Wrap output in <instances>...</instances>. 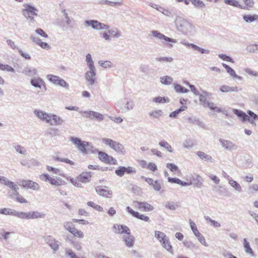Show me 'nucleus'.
<instances>
[{"label":"nucleus","instance_id":"nucleus-47","mask_svg":"<svg viewBox=\"0 0 258 258\" xmlns=\"http://www.w3.org/2000/svg\"><path fill=\"white\" fill-rule=\"evenodd\" d=\"M159 146L162 147L164 148L167 151L170 153L173 152V150L172 147L169 144L168 142L166 141H161L159 143Z\"/></svg>","mask_w":258,"mask_h":258},{"label":"nucleus","instance_id":"nucleus-57","mask_svg":"<svg viewBox=\"0 0 258 258\" xmlns=\"http://www.w3.org/2000/svg\"><path fill=\"white\" fill-rule=\"evenodd\" d=\"M87 205L93 208L94 209H95L97 211H98L100 212L103 211V208L102 207L96 204L95 203H94L93 202H91V201L88 202L87 203Z\"/></svg>","mask_w":258,"mask_h":258},{"label":"nucleus","instance_id":"nucleus-54","mask_svg":"<svg viewBox=\"0 0 258 258\" xmlns=\"http://www.w3.org/2000/svg\"><path fill=\"white\" fill-rule=\"evenodd\" d=\"M15 212V210H12L10 208H4L2 209H0V214L4 215H10L14 216Z\"/></svg>","mask_w":258,"mask_h":258},{"label":"nucleus","instance_id":"nucleus-24","mask_svg":"<svg viewBox=\"0 0 258 258\" xmlns=\"http://www.w3.org/2000/svg\"><path fill=\"white\" fill-rule=\"evenodd\" d=\"M195 236L197 238L199 241L204 245V246L208 247L209 246L208 244L206 241V240L204 237V236L199 232L198 229L195 230L193 232Z\"/></svg>","mask_w":258,"mask_h":258},{"label":"nucleus","instance_id":"nucleus-60","mask_svg":"<svg viewBox=\"0 0 258 258\" xmlns=\"http://www.w3.org/2000/svg\"><path fill=\"white\" fill-rule=\"evenodd\" d=\"M67 179H69L70 182L75 186L78 187H82V184L80 182V181H78L76 179H74L71 177H66Z\"/></svg>","mask_w":258,"mask_h":258},{"label":"nucleus","instance_id":"nucleus-35","mask_svg":"<svg viewBox=\"0 0 258 258\" xmlns=\"http://www.w3.org/2000/svg\"><path fill=\"white\" fill-rule=\"evenodd\" d=\"M27 183L28 184L27 186V188L28 189H31L34 190H38L40 188L39 184L35 182L29 180Z\"/></svg>","mask_w":258,"mask_h":258},{"label":"nucleus","instance_id":"nucleus-38","mask_svg":"<svg viewBox=\"0 0 258 258\" xmlns=\"http://www.w3.org/2000/svg\"><path fill=\"white\" fill-rule=\"evenodd\" d=\"M197 155L202 159L205 161H209L212 162V158L210 155H209L203 152L199 151L197 152Z\"/></svg>","mask_w":258,"mask_h":258},{"label":"nucleus","instance_id":"nucleus-64","mask_svg":"<svg viewBox=\"0 0 258 258\" xmlns=\"http://www.w3.org/2000/svg\"><path fill=\"white\" fill-rule=\"evenodd\" d=\"M166 167L171 172H176L178 170V167L173 163H167L166 164Z\"/></svg>","mask_w":258,"mask_h":258},{"label":"nucleus","instance_id":"nucleus-62","mask_svg":"<svg viewBox=\"0 0 258 258\" xmlns=\"http://www.w3.org/2000/svg\"><path fill=\"white\" fill-rule=\"evenodd\" d=\"M93 111L87 110V111H81L80 113L81 115L85 117L89 118L91 119H93V117H92V113Z\"/></svg>","mask_w":258,"mask_h":258},{"label":"nucleus","instance_id":"nucleus-27","mask_svg":"<svg viewBox=\"0 0 258 258\" xmlns=\"http://www.w3.org/2000/svg\"><path fill=\"white\" fill-rule=\"evenodd\" d=\"M220 90L221 92L224 93L237 92L238 91V88L237 87H230L227 85H223L220 88Z\"/></svg>","mask_w":258,"mask_h":258},{"label":"nucleus","instance_id":"nucleus-11","mask_svg":"<svg viewBox=\"0 0 258 258\" xmlns=\"http://www.w3.org/2000/svg\"><path fill=\"white\" fill-rule=\"evenodd\" d=\"M98 157L101 161L105 163L114 165L117 164V160L115 159L104 152L99 151Z\"/></svg>","mask_w":258,"mask_h":258},{"label":"nucleus","instance_id":"nucleus-44","mask_svg":"<svg viewBox=\"0 0 258 258\" xmlns=\"http://www.w3.org/2000/svg\"><path fill=\"white\" fill-rule=\"evenodd\" d=\"M208 95V93L207 92L204 91L202 94L200 95L199 100L201 104L204 106H206V104L208 103V101L206 99V97Z\"/></svg>","mask_w":258,"mask_h":258},{"label":"nucleus","instance_id":"nucleus-45","mask_svg":"<svg viewBox=\"0 0 258 258\" xmlns=\"http://www.w3.org/2000/svg\"><path fill=\"white\" fill-rule=\"evenodd\" d=\"M47 169L49 172H52L53 173L60 175L63 177H66V175L58 169L52 167L51 166H48Z\"/></svg>","mask_w":258,"mask_h":258},{"label":"nucleus","instance_id":"nucleus-9","mask_svg":"<svg viewBox=\"0 0 258 258\" xmlns=\"http://www.w3.org/2000/svg\"><path fill=\"white\" fill-rule=\"evenodd\" d=\"M115 105L122 108L121 105H124L123 110L125 112L132 110L135 106L134 101L131 99L124 98L118 101L115 103Z\"/></svg>","mask_w":258,"mask_h":258},{"label":"nucleus","instance_id":"nucleus-17","mask_svg":"<svg viewBox=\"0 0 258 258\" xmlns=\"http://www.w3.org/2000/svg\"><path fill=\"white\" fill-rule=\"evenodd\" d=\"M126 209L127 211L134 217L146 222L149 221V218L148 216L143 214H140L139 212L132 210L130 207H127Z\"/></svg>","mask_w":258,"mask_h":258},{"label":"nucleus","instance_id":"nucleus-19","mask_svg":"<svg viewBox=\"0 0 258 258\" xmlns=\"http://www.w3.org/2000/svg\"><path fill=\"white\" fill-rule=\"evenodd\" d=\"M113 228L115 232L118 234H130V229L126 226L122 225H114Z\"/></svg>","mask_w":258,"mask_h":258},{"label":"nucleus","instance_id":"nucleus-37","mask_svg":"<svg viewBox=\"0 0 258 258\" xmlns=\"http://www.w3.org/2000/svg\"><path fill=\"white\" fill-rule=\"evenodd\" d=\"M160 80L162 84L166 85H169L171 84L173 81L172 78L168 76L161 77H160Z\"/></svg>","mask_w":258,"mask_h":258},{"label":"nucleus","instance_id":"nucleus-12","mask_svg":"<svg viewBox=\"0 0 258 258\" xmlns=\"http://www.w3.org/2000/svg\"><path fill=\"white\" fill-rule=\"evenodd\" d=\"M219 142L222 147L227 151H236L238 149V146L230 141L220 139Z\"/></svg>","mask_w":258,"mask_h":258},{"label":"nucleus","instance_id":"nucleus-51","mask_svg":"<svg viewBox=\"0 0 258 258\" xmlns=\"http://www.w3.org/2000/svg\"><path fill=\"white\" fill-rule=\"evenodd\" d=\"M194 145V141L190 139L186 140L183 143V147L187 149H190L193 147Z\"/></svg>","mask_w":258,"mask_h":258},{"label":"nucleus","instance_id":"nucleus-25","mask_svg":"<svg viewBox=\"0 0 258 258\" xmlns=\"http://www.w3.org/2000/svg\"><path fill=\"white\" fill-rule=\"evenodd\" d=\"M243 19L246 23H252L255 21L258 22V15H244L243 16Z\"/></svg>","mask_w":258,"mask_h":258},{"label":"nucleus","instance_id":"nucleus-34","mask_svg":"<svg viewBox=\"0 0 258 258\" xmlns=\"http://www.w3.org/2000/svg\"><path fill=\"white\" fill-rule=\"evenodd\" d=\"M194 182L192 184L194 185L197 187H201L202 185L203 179L202 177L198 175L193 177Z\"/></svg>","mask_w":258,"mask_h":258},{"label":"nucleus","instance_id":"nucleus-61","mask_svg":"<svg viewBox=\"0 0 258 258\" xmlns=\"http://www.w3.org/2000/svg\"><path fill=\"white\" fill-rule=\"evenodd\" d=\"M66 255L70 257L71 258H78V256L73 252L72 249L70 248H66L65 249Z\"/></svg>","mask_w":258,"mask_h":258},{"label":"nucleus","instance_id":"nucleus-15","mask_svg":"<svg viewBox=\"0 0 258 258\" xmlns=\"http://www.w3.org/2000/svg\"><path fill=\"white\" fill-rule=\"evenodd\" d=\"M96 192L101 196L109 198L112 195V191L109 189L107 186L103 188L101 186H98L95 188Z\"/></svg>","mask_w":258,"mask_h":258},{"label":"nucleus","instance_id":"nucleus-49","mask_svg":"<svg viewBox=\"0 0 258 258\" xmlns=\"http://www.w3.org/2000/svg\"><path fill=\"white\" fill-rule=\"evenodd\" d=\"M149 115L151 117L155 118H158L159 116L162 115V111L161 110H154L150 111Z\"/></svg>","mask_w":258,"mask_h":258},{"label":"nucleus","instance_id":"nucleus-36","mask_svg":"<svg viewBox=\"0 0 258 258\" xmlns=\"http://www.w3.org/2000/svg\"><path fill=\"white\" fill-rule=\"evenodd\" d=\"M63 227L66 230L69 231L71 233H73L76 229L75 225L71 222H66L63 223Z\"/></svg>","mask_w":258,"mask_h":258},{"label":"nucleus","instance_id":"nucleus-41","mask_svg":"<svg viewBox=\"0 0 258 258\" xmlns=\"http://www.w3.org/2000/svg\"><path fill=\"white\" fill-rule=\"evenodd\" d=\"M141 211H151L154 207L146 202H142Z\"/></svg>","mask_w":258,"mask_h":258},{"label":"nucleus","instance_id":"nucleus-42","mask_svg":"<svg viewBox=\"0 0 258 258\" xmlns=\"http://www.w3.org/2000/svg\"><path fill=\"white\" fill-rule=\"evenodd\" d=\"M152 101L155 103H164L165 102H169V99L168 98L162 97L158 96L153 98Z\"/></svg>","mask_w":258,"mask_h":258},{"label":"nucleus","instance_id":"nucleus-4","mask_svg":"<svg viewBox=\"0 0 258 258\" xmlns=\"http://www.w3.org/2000/svg\"><path fill=\"white\" fill-rule=\"evenodd\" d=\"M155 237L156 238L161 245L171 254L173 253L172 246L170 242L169 238L165 233L160 231H155Z\"/></svg>","mask_w":258,"mask_h":258},{"label":"nucleus","instance_id":"nucleus-46","mask_svg":"<svg viewBox=\"0 0 258 258\" xmlns=\"http://www.w3.org/2000/svg\"><path fill=\"white\" fill-rule=\"evenodd\" d=\"M226 71L232 78L236 79L239 81H241L242 80V77L237 75L235 71L231 67H230Z\"/></svg>","mask_w":258,"mask_h":258},{"label":"nucleus","instance_id":"nucleus-18","mask_svg":"<svg viewBox=\"0 0 258 258\" xmlns=\"http://www.w3.org/2000/svg\"><path fill=\"white\" fill-rule=\"evenodd\" d=\"M50 122L49 124L51 125H60L64 122V120L60 116L54 114H50Z\"/></svg>","mask_w":258,"mask_h":258},{"label":"nucleus","instance_id":"nucleus-8","mask_svg":"<svg viewBox=\"0 0 258 258\" xmlns=\"http://www.w3.org/2000/svg\"><path fill=\"white\" fill-rule=\"evenodd\" d=\"M45 242L49 245L53 250V253H55L58 249L60 243L50 235H45L42 237Z\"/></svg>","mask_w":258,"mask_h":258},{"label":"nucleus","instance_id":"nucleus-2","mask_svg":"<svg viewBox=\"0 0 258 258\" xmlns=\"http://www.w3.org/2000/svg\"><path fill=\"white\" fill-rule=\"evenodd\" d=\"M175 24L177 29L186 35L191 34L194 29L189 22L179 16L176 18Z\"/></svg>","mask_w":258,"mask_h":258},{"label":"nucleus","instance_id":"nucleus-21","mask_svg":"<svg viewBox=\"0 0 258 258\" xmlns=\"http://www.w3.org/2000/svg\"><path fill=\"white\" fill-rule=\"evenodd\" d=\"M92 176V172H84L78 177L79 181L83 183L88 182Z\"/></svg>","mask_w":258,"mask_h":258},{"label":"nucleus","instance_id":"nucleus-14","mask_svg":"<svg viewBox=\"0 0 258 258\" xmlns=\"http://www.w3.org/2000/svg\"><path fill=\"white\" fill-rule=\"evenodd\" d=\"M34 113L41 120L48 124L49 122H50V116L51 113H48L41 110H35L34 111Z\"/></svg>","mask_w":258,"mask_h":258},{"label":"nucleus","instance_id":"nucleus-32","mask_svg":"<svg viewBox=\"0 0 258 258\" xmlns=\"http://www.w3.org/2000/svg\"><path fill=\"white\" fill-rule=\"evenodd\" d=\"M224 2L226 4L239 8L241 9H245V7L240 5L236 0H224Z\"/></svg>","mask_w":258,"mask_h":258},{"label":"nucleus","instance_id":"nucleus-52","mask_svg":"<svg viewBox=\"0 0 258 258\" xmlns=\"http://www.w3.org/2000/svg\"><path fill=\"white\" fill-rule=\"evenodd\" d=\"M99 65L104 69L111 68L113 67V63L108 60L106 61H99Z\"/></svg>","mask_w":258,"mask_h":258},{"label":"nucleus","instance_id":"nucleus-20","mask_svg":"<svg viewBox=\"0 0 258 258\" xmlns=\"http://www.w3.org/2000/svg\"><path fill=\"white\" fill-rule=\"evenodd\" d=\"M22 73L26 76L32 77L37 74V70L34 68L27 66L24 68Z\"/></svg>","mask_w":258,"mask_h":258},{"label":"nucleus","instance_id":"nucleus-43","mask_svg":"<svg viewBox=\"0 0 258 258\" xmlns=\"http://www.w3.org/2000/svg\"><path fill=\"white\" fill-rule=\"evenodd\" d=\"M187 108V107L186 106H182L178 109L176 110L175 111L171 112L169 114V116L170 117L172 118H175L177 117V116L179 114V113L181 112L184 111Z\"/></svg>","mask_w":258,"mask_h":258},{"label":"nucleus","instance_id":"nucleus-40","mask_svg":"<svg viewBox=\"0 0 258 258\" xmlns=\"http://www.w3.org/2000/svg\"><path fill=\"white\" fill-rule=\"evenodd\" d=\"M174 88L175 91L177 93H185L188 92L189 91L188 89L183 87L180 85L178 84H174Z\"/></svg>","mask_w":258,"mask_h":258},{"label":"nucleus","instance_id":"nucleus-33","mask_svg":"<svg viewBox=\"0 0 258 258\" xmlns=\"http://www.w3.org/2000/svg\"><path fill=\"white\" fill-rule=\"evenodd\" d=\"M183 244L184 246L190 250H198L199 248L198 245L190 241H184Z\"/></svg>","mask_w":258,"mask_h":258},{"label":"nucleus","instance_id":"nucleus-26","mask_svg":"<svg viewBox=\"0 0 258 258\" xmlns=\"http://www.w3.org/2000/svg\"><path fill=\"white\" fill-rule=\"evenodd\" d=\"M228 180L229 184L233 187L235 190L239 192L242 191V187L237 181L232 179V178H228Z\"/></svg>","mask_w":258,"mask_h":258},{"label":"nucleus","instance_id":"nucleus-31","mask_svg":"<svg viewBox=\"0 0 258 258\" xmlns=\"http://www.w3.org/2000/svg\"><path fill=\"white\" fill-rule=\"evenodd\" d=\"M45 216V214L38 211L29 212V219L43 218Z\"/></svg>","mask_w":258,"mask_h":258},{"label":"nucleus","instance_id":"nucleus-22","mask_svg":"<svg viewBox=\"0 0 258 258\" xmlns=\"http://www.w3.org/2000/svg\"><path fill=\"white\" fill-rule=\"evenodd\" d=\"M243 244L245 252L246 254H249L251 256H254V252L251 248L250 247L249 242L247 240L246 238H244L243 239Z\"/></svg>","mask_w":258,"mask_h":258},{"label":"nucleus","instance_id":"nucleus-63","mask_svg":"<svg viewBox=\"0 0 258 258\" xmlns=\"http://www.w3.org/2000/svg\"><path fill=\"white\" fill-rule=\"evenodd\" d=\"M248 191L250 194H254L258 191V184H252L248 187Z\"/></svg>","mask_w":258,"mask_h":258},{"label":"nucleus","instance_id":"nucleus-10","mask_svg":"<svg viewBox=\"0 0 258 258\" xmlns=\"http://www.w3.org/2000/svg\"><path fill=\"white\" fill-rule=\"evenodd\" d=\"M85 25L86 26H91L92 29L97 30L108 29L109 28L108 25L94 20L85 21Z\"/></svg>","mask_w":258,"mask_h":258},{"label":"nucleus","instance_id":"nucleus-1","mask_svg":"<svg viewBox=\"0 0 258 258\" xmlns=\"http://www.w3.org/2000/svg\"><path fill=\"white\" fill-rule=\"evenodd\" d=\"M86 61L89 70L85 73V78L88 85H93L96 80V69L91 54L88 53L86 55Z\"/></svg>","mask_w":258,"mask_h":258},{"label":"nucleus","instance_id":"nucleus-53","mask_svg":"<svg viewBox=\"0 0 258 258\" xmlns=\"http://www.w3.org/2000/svg\"><path fill=\"white\" fill-rule=\"evenodd\" d=\"M158 8V11L159 12L162 13L163 14H164L166 16H167L169 17H172V18L173 17V14L170 11L166 10L162 7H160V8Z\"/></svg>","mask_w":258,"mask_h":258},{"label":"nucleus","instance_id":"nucleus-7","mask_svg":"<svg viewBox=\"0 0 258 258\" xmlns=\"http://www.w3.org/2000/svg\"><path fill=\"white\" fill-rule=\"evenodd\" d=\"M39 178L41 180L48 182L53 185L59 186L66 183L61 178L58 177H51L47 173L40 175Z\"/></svg>","mask_w":258,"mask_h":258},{"label":"nucleus","instance_id":"nucleus-23","mask_svg":"<svg viewBox=\"0 0 258 258\" xmlns=\"http://www.w3.org/2000/svg\"><path fill=\"white\" fill-rule=\"evenodd\" d=\"M31 84L35 88H41V85H44V81L40 77H34L31 80Z\"/></svg>","mask_w":258,"mask_h":258},{"label":"nucleus","instance_id":"nucleus-39","mask_svg":"<svg viewBox=\"0 0 258 258\" xmlns=\"http://www.w3.org/2000/svg\"><path fill=\"white\" fill-rule=\"evenodd\" d=\"M46 77L50 82L56 85H58L59 80L60 79L58 76L53 75H48Z\"/></svg>","mask_w":258,"mask_h":258},{"label":"nucleus","instance_id":"nucleus-5","mask_svg":"<svg viewBox=\"0 0 258 258\" xmlns=\"http://www.w3.org/2000/svg\"><path fill=\"white\" fill-rule=\"evenodd\" d=\"M23 7L22 12L24 17L31 21H34V17L37 16L36 8L30 4H24Z\"/></svg>","mask_w":258,"mask_h":258},{"label":"nucleus","instance_id":"nucleus-3","mask_svg":"<svg viewBox=\"0 0 258 258\" xmlns=\"http://www.w3.org/2000/svg\"><path fill=\"white\" fill-rule=\"evenodd\" d=\"M70 140L74 145H76L78 149L83 154H88L93 152L94 148L90 143L82 141L77 137H71Z\"/></svg>","mask_w":258,"mask_h":258},{"label":"nucleus","instance_id":"nucleus-6","mask_svg":"<svg viewBox=\"0 0 258 258\" xmlns=\"http://www.w3.org/2000/svg\"><path fill=\"white\" fill-rule=\"evenodd\" d=\"M102 142L106 145L109 146L113 150L119 154H124L125 150L122 145L108 138L102 139Z\"/></svg>","mask_w":258,"mask_h":258},{"label":"nucleus","instance_id":"nucleus-58","mask_svg":"<svg viewBox=\"0 0 258 258\" xmlns=\"http://www.w3.org/2000/svg\"><path fill=\"white\" fill-rule=\"evenodd\" d=\"M190 2L196 7L204 8L205 4L201 0H189Z\"/></svg>","mask_w":258,"mask_h":258},{"label":"nucleus","instance_id":"nucleus-30","mask_svg":"<svg viewBox=\"0 0 258 258\" xmlns=\"http://www.w3.org/2000/svg\"><path fill=\"white\" fill-rule=\"evenodd\" d=\"M14 216L17 217L21 219H29V212H24L17 211L15 210Z\"/></svg>","mask_w":258,"mask_h":258},{"label":"nucleus","instance_id":"nucleus-28","mask_svg":"<svg viewBox=\"0 0 258 258\" xmlns=\"http://www.w3.org/2000/svg\"><path fill=\"white\" fill-rule=\"evenodd\" d=\"M14 148L16 152L23 156H25L27 155L28 152L25 148L20 145H17L14 146Z\"/></svg>","mask_w":258,"mask_h":258},{"label":"nucleus","instance_id":"nucleus-59","mask_svg":"<svg viewBox=\"0 0 258 258\" xmlns=\"http://www.w3.org/2000/svg\"><path fill=\"white\" fill-rule=\"evenodd\" d=\"M156 60L157 61L164 62H170L172 61L173 58L171 57H158L156 58Z\"/></svg>","mask_w":258,"mask_h":258},{"label":"nucleus","instance_id":"nucleus-56","mask_svg":"<svg viewBox=\"0 0 258 258\" xmlns=\"http://www.w3.org/2000/svg\"><path fill=\"white\" fill-rule=\"evenodd\" d=\"M115 174L119 176L122 177L124 175L125 173V166H119L118 168L115 170Z\"/></svg>","mask_w":258,"mask_h":258},{"label":"nucleus","instance_id":"nucleus-55","mask_svg":"<svg viewBox=\"0 0 258 258\" xmlns=\"http://www.w3.org/2000/svg\"><path fill=\"white\" fill-rule=\"evenodd\" d=\"M53 158L55 161L65 162L66 163H68L72 165H73L75 164V163L73 161L69 160V159L66 158H60L59 157L54 156V157H53Z\"/></svg>","mask_w":258,"mask_h":258},{"label":"nucleus","instance_id":"nucleus-48","mask_svg":"<svg viewBox=\"0 0 258 258\" xmlns=\"http://www.w3.org/2000/svg\"><path fill=\"white\" fill-rule=\"evenodd\" d=\"M108 33L110 34V37L119 38L121 36V33L116 29H108Z\"/></svg>","mask_w":258,"mask_h":258},{"label":"nucleus","instance_id":"nucleus-29","mask_svg":"<svg viewBox=\"0 0 258 258\" xmlns=\"http://www.w3.org/2000/svg\"><path fill=\"white\" fill-rule=\"evenodd\" d=\"M232 111L235 114H236L239 118H241L242 121H244L247 120L248 115L243 111L237 109H233Z\"/></svg>","mask_w":258,"mask_h":258},{"label":"nucleus","instance_id":"nucleus-13","mask_svg":"<svg viewBox=\"0 0 258 258\" xmlns=\"http://www.w3.org/2000/svg\"><path fill=\"white\" fill-rule=\"evenodd\" d=\"M152 35L155 38L159 39L162 40V43H164L166 42H169L172 43H176L177 42L176 39H174L165 36L164 34L159 32L157 30H153L151 31Z\"/></svg>","mask_w":258,"mask_h":258},{"label":"nucleus","instance_id":"nucleus-50","mask_svg":"<svg viewBox=\"0 0 258 258\" xmlns=\"http://www.w3.org/2000/svg\"><path fill=\"white\" fill-rule=\"evenodd\" d=\"M247 51L251 53H257L258 52V44H250L246 47Z\"/></svg>","mask_w":258,"mask_h":258},{"label":"nucleus","instance_id":"nucleus-16","mask_svg":"<svg viewBox=\"0 0 258 258\" xmlns=\"http://www.w3.org/2000/svg\"><path fill=\"white\" fill-rule=\"evenodd\" d=\"M122 241L128 247H132L134 245L135 237L130 234H125L122 236Z\"/></svg>","mask_w":258,"mask_h":258}]
</instances>
